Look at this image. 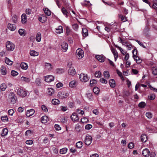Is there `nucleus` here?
Segmentation results:
<instances>
[{
	"mask_svg": "<svg viewBox=\"0 0 157 157\" xmlns=\"http://www.w3.org/2000/svg\"><path fill=\"white\" fill-rule=\"evenodd\" d=\"M81 5L83 6H92V4H91L89 1H86L85 0L84 2H82L81 3Z\"/></svg>",
	"mask_w": 157,
	"mask_h": 157,
	"instance_id": "nucleus-31",
	"label": "nucleus"
},
{
	"mask_svg": "<svg viewBox=\"0 0 157 157\" xmlns=\"http://www.w3.org/2000/svg\"><path fill=\"white\" fill-rule=\"evenodd\" d=\"M18 32L19 34L22 36H24L25 35V32L22 29H20L19 30Z\"/></svg>",
	"mask_w": 157,
	"mask_h": 157,
	"instance_id": "nucleus-48",
	"label": "nucleus"
},
{
	"mask_svg": "<svg viewBox=\"0 0 157 157\" xmlns=\"http://www.w3.org/2000/svg\"><path fill=\"white\" fill-rule=\"evenodd\" d=\"M14 111L13 109H10L8 110V114L12 116L14 113Z\"/></svg>",
	"mask_w": 157,
	"mask_h": 157,
	"instance_id": "nucleus-63",
	"label": "nucleus"
},
{
	"mask_svg": "<svg viewBox=\"0 0 157 157\" xmlns=\"http://www.w3.org/2000/svg\"><path fill=\"white\" fill-rule=\"evenodd\" d=\"M150 154V151L147 148H145L142 151L143 155L145 157H148Z\"/></svg>",
	"mask_w": 157,
	"mask_h": 157,
	"instance_id": "nucleus-14",
	"label": "nucleus"
},
{
	"mask_svg": "<svg viewBox=\"0 0 157 157\" xmlns=\"http://www.w3.org/2000/svg\"><path fill=\"white\" fill-rule=\"evenodd\" d=\"M103 75L104 77L106 79H108L109 77V72L107 71H105L103 73Z\"/></svg>",
	"mask_w": 157,
	"mask_h": 157,
	"instance_id": "nucleus-37",
	"label": "nucleus"
},
{
	"mask_svg": "<svg viewBox=\"0 0 157 157\" xmlns=\"http://www.w3.org/2000/svg\"><path fill=\"white\" fill-rule=\"evenodd\" d=\"M41 38V34L40 33H37L36 39V41L39 42L40 41Z\"/></svg>",
	"mask_w": 157,
	"mask_h": 157,
	"instance_id": "nucleus-29",
	"label": "nucleus"
},
{
	"mask_svg": "<svg viewBox=\"0 0 157 157\" xmlns=\"http://www.w3.org/2000/svg\"><path fill=\"white\" fill-rule=\"evenodd\" d=\"M67 148L66 147L63 148L62 149H61L60 150V153L61 154H64L67 152Z\"/></svg>",
	"mask_w": 157,
	"mask_h": 157,
	"instance_id": "nucleus-39",
	"label": "nucleus"
},
{
	"mask_svg": "<svg viewBox=\"0 0 157 157\" xmlns=\"http://www.w3.org/2000/svg\"><path fill=\"white\" fill-rule=\"evenodd\" d=\"M54 93V90L53 89L51 88L48 89V94L49 95H51Z\"/></svg>",
	"mask_w": 157,
	"mask_h": 157,
	"instance_id": "nucleus-41",
	"label": "nucleus"
},
{
	"mask_svg": "<svg viewBox=\"0 0 157 157\" xmlns=\"http://www.w3.org/2000/svg\"><path fill=\"white\" fill-rule=\"evenodd\" d=\"M61 11L63 13V14L66 16H67L68 12L66 9L64 8L63 7L61 9Z\"/></svg>",
	"mask_w": 157,
	"mask_h": 157,
	"instance_id": "nucleus-50",
	"label": "nucleus"
},
{
	"mask_svg": "<svg viewBox=\"0 0 157 157\" xmlns=\"http://www.w3.org/2000/svg\"><path fill=\"white\" fill-rule=\"evenodd\" d=\"M21 22L23 24H25L27 21V17L26 15L25 14H23L21 17Z\"/></svg>",
	"mask_w": 157,
	"mask_h": 157,
	"instance_id": "nucleus-19",
	"label": "nucleus"
},
{
	"mask_svg": "<svg viewBox=\"0 0 157 157\" xmlns=\"http://www.w3.org/2000/svg\"><path fill=\"white\" fill-rule=\"evenodd\" d=\"M100 81L102 83L106 84L107 83V81L103 78H101L100 79Z\"/></svg>",
	"mask_w": 157,
	"mask_h": 157,
	"instance_id": "nucleus-64",
	"label": "nucleus"
},
{
	"mask_svg": "<svg viewBox=\"0 0 157 157\" xmlns=\"http://www.w3.org/2000/svg\"><path fill=\"white\" fill-rule=\"evenodd\" d=\"M52 103L54 105H57L59 103V101L57 99H53L52 100Z\"/></svg>",
	"mask_w": 157,
	"mask_h": 157,
	"instance_id": "nucleus-35",
	"label": "nucleus"
},
{
	"mask_svg": "<svg viewBox=\"0 0 157 157\" xmlns=\"http://www.w3.org/2000/svg\"><path fill=\"white\" fill-rule=\"evenodd\" d=\"M56 72L59 74H61L64 72V70L62 68H58L56 70Z\"/></svg>",
	"mask_w": 157,
	"mask_h": 157,
	"instance_id": "nucleus-52",
	"label": "nucleus"
},
{
	"mask_svg": "<svg viewBox=\"0 0 157 157\" xmlns=\"http://www.w3.org/2000/svg\"><path fill=\"white\" fill-rule=\"evenodd\" d=\"M7 87L6 85L4 83H2L1 85V90L2 91H4Z\"/></svg>",
	"mask_w": 157,
	"mask_h": 157,
	"instance_id": "nucleus-44",
	"label": "nucleus"
},
{
	"mask_svg": "<svg viewBox=\"0 0 157 157\" xmlns=\"http://www.w3.org/2000/svg\"><path fill=\"white\" fill-rule=\"evenodd\" d=\"M93 91L95 94H98L99 93V89L97 87H94L93 89Z\"/></svg>",
	"mask_w": 157,
	"mask_h": 157,
	"instance_id": "nucleus-45",
	"label": "nucleus"
},
{
	"mask_svg": "<svg viewBox=\"0 0 157 157\" xmlns=\"http://www.w3.org/2000/svg\"><path fill=\"white\" fill-rule=\"evenodd\" d=\"M20 67L22 69L25 70L27 69L28 68V65L25 63H21L20 64Z\"/></svg>",
	"mask_w": 157,
	"mask_h": 157,
	"instance_id": "nucleus-24",
	"label": "nucleus"
},
{
	"mask_svg": "<svg viewBox=\"0 0 157 157\" xmlns=\"http://www.w3.org/2000/svg\"><path fill=\"white\" fill-rule=\"evenodd\" d=\"M39 20L41 22H44L47 20V17L44 16L40 17L39 18Z\"/></svg>",
	"mask_w": 157,
	"mask_h": 157,
	"instance_id": "nucleus-38",
	"label": "nucleus"
},
{
	"mask_svg": "<svg viewBox=\"0 0 157 157\" xmlns=\"http://www.w3.org/2000/svg\"><path fill=\"white\" fill-rule=\"evenodd\" d=\"M61 110L63 112H65L67 110V107L61 106L60 107Z\"/></svg>",
	"mask_w": 157,
	"mask_h": 157,
	"instance_id": "nucleus-61",
	"label": "nucleus"
},
{
	"mask_svg": "<svg viewBox=\"0 0 157 157\" xmlns=\"http://www.w3.org/2000/svg\"><path fill=\"white\" fill-rule=\"evenodd\" d=\"M146 116L148 118H151L152 117V115L150 112H147L146 113Z\"/></svg>",
	"mask_w": 157,
	"mask_h": 157,
	"instance_id": "nucleus-62",
	"label": "nucleus"
},
{
	"mask_svg": "<svg viewBox=\"0 0 157 157\" xmlns=\"http://www.w3.org/2000/svg\"><path fill=\"white\" fill-rule=\"evenodd\" d=\"M17 94L22 98L25 97L27 95L26 90L23 88L18 89L17 90Z\"/></svg>",
	"mask_w": 157,
	"mask_h": 157,
	"instance_id": "nucleus-1",
	"label": "nucleus"
},
{
	"mask_svg": "<svg viewBox=\"0 0 157 157\" xmlns=\"http://www.w3.org/2000/svg\"><path fill=\"white\" fill-rule=\"evenodd\" d=\"M72 63L69 62L67 65V66L69 67L68 70V73L70 75H73L75 74V70L74 68L71 67Z\"/></svg>",
	"mask_w": 157,
	"mask_h": 157,
	"instance_id": "nucleus-5",
	"label": "nucleus"
},
{
	"mask_svg": "<svg viewBox=\"0 0 157 157\" xmlns=\"http://www.w3.org/2000/svg\"><path fill=\"white\" fill-rule=\"evenodd\" d=\"M80 80L83 82H86L89 80L87 75L83 73H81L79 75Z\"/></svg>",
	"mask_w": 157,
	"mask_h": 157,
	"instance_id": "nucleus-7",
	"label": "nucleus"
},
{
	"mask_svg": "<svg viewBox=\"0 0 157 157\" xmlns=\"http://www.w3.org/2000/svg\"><path fill=\"white\" fill-rule=\"evenodd\" d=\"M76 111L78 114H80L82 115L84 114V112L82 110L79 109H78L76 110Z\"/></svg>",
	"mask_w": 157,
	"mask_h": 157,
	"instance_id": "nucleus-53",
	"label": "nucleus"
},
{
	"mask_svg": "<svg viewBox=\"0 0 157 157\" xmlns=\"http://www.w3.org/2000/svg\"><path fill=\"white\" fill-rule=\"evenodd\" d=\"M145 103L143 101L140 102L138 104V106L141 108H144L146 106Z\"/></svg>",
	"mask_w": 157,
	"mask_h": 157,
	"instance_id": "nucleus-40",
	"label": "nucleus"
},
{
	"mask_svg": "<svg viewBox=\"0 0 157 157\" xmlns=\"http://www.w3.org/2000/svg\"><path fill=\"white\" fill-rule=\"evenodd\" d=\"M73 29L75 31H77L78 29V25L77 24H75L72 25Z\"/></svg>",
	"mask_w": 157,
	"mask_h": 157,
	"instance_id": "nucleus-59",
	"label": "nucleus"
},
{
	"mask_svg": "<svg viewBox=\"0 0 157 157\" xmlns=\"http://www.w3.org/2000/svg\"><path fill=\"white\" fill-rule=\"evenodd\" d=\"M44 11L45 13L48 16H50L51 15V11L47 8L44 9Z\"/></svg>",
	"mask_w": 157,
	"mask_h": 157,
	"instance_id": "nucleus-43",
	"label": "nucleus"
},
{
	"mask_svg": "<svg viewBox=\"0 0 157 157\" xmlns=\"http://www.w3.org/2000/svg\"><path fill=\"white\" fill-rule=\"evenodd\" d=\"M133 58L136 61V63L138 64H140L142 62V59H140V58L138 56H135V57H134Z\"/></svg>",
	"mask_w": 157,
	"mask_h": 157,
	"instance_id": "nucleus-33",
	"label": "nucleus"
},
{
	"mask_svg": "<svg viewBox=\"0 0 157 157\" xmlns=\"http://www.w3.org/2000/svg\"><path fill=\"white\" fill-rule=\"evenodd\" d=\"M7 27L11 31L15 30L16 29V27L15 25L9 23L7 25Z\"/></svg>",
	"mask_w": 157,
	"mask_h": 157,
	"instance_id": "nucleus-17",
	"label": "nucleus"
},
{
	"mask_svg": "<svg viewBox=\"0 0 157 157\" xmlns=\"http://www.w3.org/2000/svg\"><path fill=\"white\" fill-rule=\"evenodd\" d=\"M17 17L16 15L13 16L12 17L11 21L14 23H16L17 22Z\"/></svg>",
	"mask_w": 157,
	"mask_h": 157,
	"instance_id": "nucleus-46",
	"label": "nucleus"
},
{
	"mask_svg": "<svg viewBox=\"0 0 157 157\" xmlns=\"http://www.w3.org/2000/svg\"><path fill=\"white\" fill-rule=\"evenodd\" d=\"M1 118L2 121L4 122H7L8 121V118L7 116H2Z\"/></svg>",
	"mask_w": 157,
	"mask_h": 157,
	"instance_id": "nucleus-36",
	"label": "nucleus"
},
{
	"mask_svg": "<svg viewBox=\"0 0 157 157\" xmlns=\"http://www.w3.org/2000/svg\"><path fill=\"white\" fill-rule=\"evenodd\" d=\"M30 54L31 56H36L39 55V53L35 50H31L30 52Z\"/></svg>",
	"mask_w": 157,
	"mask_h": 157,
	"instance_id": "nucleus-26",
	"label": "nucleus"
},
{
	"mask_svg": "<svg viewBox=\"0 0 157 157\" xmlns=\"http://www.w3.org/2000/svg\"><path fill=\"white\" fill-rule=\"evenodd\" d=\"M1 73L3 75H6L7 73V71L6 67L4 66H2L1 68Z\"/></svg>",
	"mask_w": 157,
	"mask_h": 157,
	"instance_id": "nucleus-18",
	"label": "nucleus"
},
{
	"mask_svg": "<svg viewBox=\"0 0 157 157\" xmlns=\"http://www.w3.org/2000/svg\"><path fill=\"white\" fill-rule=\"evenodd\" d=\"M8 130L7 129L5 128L3 129L2 130L1 135L2 136H3L6 135L8 133Z\"/></svg>",
	"mask_w": 157,
	"mask_h": 157,
	"instance_id": "nucleus-32",
	"label": "nucleus"
},
{
	"mask_svg": "<svg viewBox=\"0 0 157 157\" xmlns=\"http://www.w3.org/2000/svg\"><path fill=\"white\" fill-rule=\"evenodd\" d=\"M88 121V119L86 117H83L81 119V122L82 123H86Z\"/></svg>",
	"mask_w": 157,
	"mask_h": 157,
	"instance_id": "nucleus-60",
	"label": "nucleus"
},
{
	"mask_svg": "<svg viewBox=\"0 0 157 157\" xmlns=\"http://www.w3.org/2000/svg\"><path fill=\"white\" fill-rule=\"evenodd\" d=\"M141 140L143 142H145L147 140V136L145 134H142L141 136Z\"/></svg>",
	"mask_w": 157,
	"mask_h": 157,
	"instance_id": "nucleus-21",
	"label": "nucleus"
},
{
	"mask_svg": "<svg viewBox=\"0 0 157 157\" xmlns=\"http://www.w3.org/2000/svg\"><path fill=\"white\" fill-rule=\"evenodd\" d=\"M32 134L31 131L28 130L26 131L25 133V135L27 136H31Z\"/></svg>",
	"mask_w": 157,
	"mask_h": 157,
	"instance_id": "nucleus-56",
	"label": "nucleus"
},
{
	"mask_svg": "<svg viewBox=\"0 0 157 157\" xmlns=\"http://www.w3.org/2000/svg\"><path fill=\"white\" fill-rule=\"evenodd\" d=\"M56 29V32L57 33H61L63 32V27L61 26H59Z\"/></svg>",
	"mask_w": 157,
	"mask_h": 157,
	"instance_id": "nucleus-27",
	"label": "nucleus"
},
{
	"mask_svg": "<svg viewBox=\"0 0 157 157\" xmlns=\"http://www.w3.org/2000/svg\"><path fill=\"white\" fill-rule=\"evenodd\" d=\"M82 143L81 141H78L76 144V146L78 148H81L82 146Z\"/></svg>",
	"mask_w": 157,
	"mask_h": 157,
	"instance_id": "nucleus-42",
	"label": "nucleus"
},
{
	"mask_svg": "<svg viewBox=\"0 0 157 157\" xmlns=\"http://www.w3.org/2000/svg\"><path fill=\"white\" fill-rule=\"evenodd\" d=\"M84 52L81 48H78L76 50V57L78 59H81L84 56Z\"/></svg>",
	"mask_w": 157,
	"mask_h": 157,
	"instance_id": "nucleus-3",
	"label": "nucleus"
},
{
	"mask_svg": "<svg viewBox=\"0 0 157 157\" xmlns=\"http://www.w3.org/2000/svg\"><path fill=\"white\" fill-rule=\"evenodd\" d=\"M6 46L7 50L13 51L15 48V45L10 41H7L6 43Z\"/></svg>",
	"mask_w": 157,
	"mask_h": 157,
	"instance_id": "nucleus-2",
	"label": "nucleus"
},
{
	"mask_svg": "<svg viewBox=\"0 0 157 157\" xmlns=\"http://www.w3.org/2000/svg\"><path fill=\"white\" fill-rule=\"evenodd\" d=\"M78 81L76 80H74L71 81L69 83V86L71 88L75 87L78 85Z\"/></svg>",
	"mask_w": 157,
	"mask_h": 157,
	"instance_id": "nucleus-10",
	"label": "nucleus"
},
{
	"mask_svg": "<svg viewBox=\"0 0 157 157\" xmlns=\"http://www.w3.org/2000/svg\"><path fill=\"white\" fill-rule=\"evenodd\" d=\"M5 62L6 64L9 65H11L13 63V62L6 57L5 58Z\"/></svg>",
	"mask_w": 157,
	"mask_h": 157,
	"instance_id": "nucleus-22",
	"label": "nucleus"
},
{
	"mask_svg": "<svg viewBox=\"0 0 157 157\" xmlns=\"http://www.w3.org/2000/svg\"><path fill=\"white\" fill-rule=\"evenodd\" d=\"M41 109L42 110L45 112H47L48 111V109L45 105H42L41 106Z\"/></svg>",
	"mask_w": 157,
	"mask_h": 157,
	"instance_id": "nucleus-54",
	"label": "nucleus"
},
{
	"mask_svg": "<svg viewBox=\"0 0 157 157\" xmlns=\"http://www.w3.org/2000/svg\"><path fill=\"white\" fill-rule=\"evenodd\" d=\"M110 86L112 88H114L115 86V82L113 79H111L109 81Z\"/></svg>",
	"mask_w": 157,
	"mask_h": 157,
	"instance_id": "nucleus-30",
	"label": "nucleus"
},
{
	"mask_svg": "<svg viewBox=\"0 0 157 157\" xmlns=\"http://www.w3.org/2000/svg\"><path fill=\"white\" fill-rule=\"evenodd\" d=\"M82 33L84 36H86L88 35V31L87 29L86 28L82 29Z\"/></svg>",
	"mask_w": 157,
	"mask_h": 157,
	"instance_id": "nucleus-25",
	"label": "nucleus"
},
{
	"mask_svg": "<svg viewBox=\"0 0 157 157\" xmlns=\"http://www.w3.org/2000/svg\"><path fill=\"white\" fill-rule=\"evenodd\" d=\"M96 59L101 62L104 61L105 57L103 55H96L95 56Z\"/></svg>",
	"mask_w": 157,
	"mask_h": 157,
	"instance_id": "nucleus-12",
	"label": "nucleus"
},
{
	"mask_svg": "<svg viewBox=\"0 0 157 157\" xmlns=\"http://www.w3.org/2000/svg\"><path fill=\"white\" fill-rule=\"evenodd\" d=\"M134 144L132 142L129 143L128 145V147L130 149H132L134 147Z\"/></svg>",
	"mask_w": 157,
	"mask_h": 157,
	"instance_id": "nucleus-57",
	"label": "nucleus"
},
{
	"mask_svg": "<svg viewBox=\"0 0 157 157\" xmlns=\"http://www.w3.org/2000/svg\"><path fill=\"white\" fill-rule=\"evenodd\" d=\"M21 80L22 81L28 83L30 82V79L29 78L22 76L21 78Z\"/></svg>",
	"mask_w": 157,
	"mask_h": 157,
	"instance_id": "nucleus-28",
	"label": "nucleus"
},
{
	"mask_svg": "<svg viewBox=\"0 0 157 157\" xmlns=\"http://www.w3.org/2000/svg\"><path fill=\"white\" fill-rule=\"evenodd\" d=\"M153 2L152 8L155 10H157V0H153Z\"/></svg>",
	"mask_w": 157,
	"mask_h": 157,
	"instance_id": "nucleus-34",
	"label": "nucleus"
},
{
	"mask_svg": "<svg viewBox=\"0 0 157 157\" xmlns=\"http://www.w3.org/2000/svg\"><path fill=\"white\" fill-rule=\"evenodd\" d=\"M8 98L10 99L12 103L14 104L16 102V97L14 93L13 92H11L9 94Z\"/></svg>",
	"mask_w": 157,
	"mask_h": 157,
	"instance_id": "nucleus-8",
	"label": "nucleus"
},
{
	"mask_svg": "<svg viewBox=\"0 0 157 157\" xmlns=\"http://www.w3.org/2000/svg\"><path fill=\"white\" fill-rule=\"evenodd\" d=\"M58 96L59 98L63 99L67 98L69 96V94L64 91H60L58 92Z\"/></svg>",
	"mask_w": 157,
	"mask_h": 157,
	"instance_id": "nucleus-4",
	"label": "nucleus"
},
{
	"mask_svg": "<svg viewBox=\"0 0 157 157\" xmlns=\"http://www.w3.org/2000/svg\"><path fill=\"white\" fill-rule=\"evenodd\" d=\"M44 80L48 82L53 81L54 79V77L52 75H47L44 77Z\"/></svg>",
	"mask_w": 157,
	"mask_h": 157,
	"instance_id": "nucleus-11",
	"label": "nucleus"
},
{
	"mask_svg": "<svg viewBox=\"0 0 157 157\" xmlns=\"http://www.w3.org/2000/svg\"><path fill=\"white\" fill-rule=\"evenodd\" d=\"M112 52L113 54L115 61H116L117 58L118 57V53L114 49H112Z\"/></svg>",
	"mask_w": 157,
	"mask_h": 157,
	"instance_id": "nucleus-20",
	"label": "nucleus"
},
{
	"mask_svg": "<svg viewBox=\"0 0 157 157\" xmlns=\"http://www.w3.org/2000/svg\"><path fill=\"white\" fill-rule=\"evenodd\" d=\"M45 68L48 71H51L53 68L52 65L49 63H45Z\"/></svg>",
	"mask_w": 157,
	"mask_h": 157,
	"instance_id": "nucleus-16",
	"label": "nucleus"
},
{
	"mask_svg": "<svg viewBox=\"0 0 157 157\" xmlns=\"http://www.w3.org/2000/svg\"><path fill=\"white\" fill-rule=\"evenodd\" d=\"M71 118L74 122H77L79 120V118L76 113L74 112L71 116Z\"/></svg>",
	"mask_w": 157,
	"mask_h": 157,
	"instance_id": "nucleus-9",
	"label": "nucleus"
},
{
	"mask_svg": "<svg viewBox=\"0 0 157 157\" xmlns=\"http://www.w3.org/2000/svg\"><path fill=\"white\" fill-rule=\"evenodd\" d=\"M61 46L63 51L65 52L67 51L68 48V45L67 43L64 42H62L61 44Z\"/></svg>",
	"mask_w": 157,
	"mask_h": 157,
	"instance_id": "nucleus-13",
	"label": "nucleus"
},
{
	"mask_svg": "<svg viewBox=\"0 0 157 157\" xmlns=\"http://www.w3.org/2000/svg\"><path fill=\"white\" fill-rule=\"evenodd\" d=\"M132 53H133V57L134 58L135 57V56H136L137 55V50L136 49H134L132 51Z\"/></svg>",
	"mask_w": 157,
	"mask_h": 157,
	"instance_id": "nucleus-58",
	"label": "nucleus"
},
{
	"mask_svg": "<svg viewBox=\"0 0 157 157\" xmlns=\"http://www.w3.org/2000/svg\"><path fill=\"white\" fill-rule=\"evenodd\" d=\"M95 76L96 77L98 78L101 76V73L100 71H97L95 73Z\"/></svg>",
	"mask_w": 157,
	"mask_h": 157,
	"instance_id": "nucleus-49",
	"label": "nucleus"
},
{
	"mask_svg": "<svg viewBox=\"0 0 157 157\" xmlns=\"http://www.w3.org/2000/svg\"><path fill=\"white\" fill-rule=\"evenodd\" d=\"M152 73L153 74L157 75V68L155 67H154L152 68Z\"/></svg>",
	"mask_w": 157,
	"mask_h": 157,
	"instance_id": "nucleus-51",
	"label": "nucleus"
},
{
	"mask_svg": "<svg viewBox=\"0 0 157 157\" xmlns=\"http://www.w3.org/2000/svg\"><path fill=\"white\" fill-rule=\"evenodd\" d=\"M41 121L42 123H45L48 121V117L46 116H44L41 117Z\"/></svg>",
	"mask_w": 157,
	"mask_h": 157,
	"instance_id": "nucleus-23",
	"label": "nucleus"
},
{
	"mask_svg": "<svg viewBox=\"0 0 157 157\" xmlns=\"http://www.w3.org/2000/svg\"><path fill=\"white\" fill-rule=\"evenodd\" d=\"M11 74L13 76H15L18 75V73L14 70H12L11 72Z\"/></svg>",
	"mask_w": 157,
	"mask_h": 157,
	"instance_id": "nucleus-55",
	"label": "nucleus"
},
{
	"mask_svg": "<svg viewBox=\"0 0 157 157\" xmlns=\"http://www.w3.org/2000/svg\"><path fill=\"white\" fill-rule=\"evenodd\" d=\"M97 82V81L95 79H92L90 81V85L91 86H93L95 85Z\"/></svg>",
	"mask_w": 157,
	"mask_h": 157,
	"instance_id": "nucleus-47",
	"label": "nucleus"
},
{
	"mask_svg": "<svg viewBox=\"0 0 157 157\" xmlns=\"http://www.w3.org/2000/svg\"><path fill=\"white\" fill-rule=\"evenodd\" d=\"M92 137L90 135H86L85 140V144L87 145H90L92 143Z\"/></svg>",
	"mask_w": 157,
	"mask_h": 157,
	"instance_id": "nucleus-6",
	"label": "nucleus"
},
{
	"mask_svg": "<svg viewBox=\"0 0 157 157\" xmlns=\"http://www.w3.org/2000/svg\"><path fill=\"white\" fill-rule=\"evenodd\" d=\"M35 113V110L33 109H31L27 110L26 113V115L27 117H30L33 115Z\"/></svg>",
	"mask_w": 157,
	"mask_h": 157,
	"instance_id": "nucleus-15",
	"label": "nucleus"
}]
</instances>
